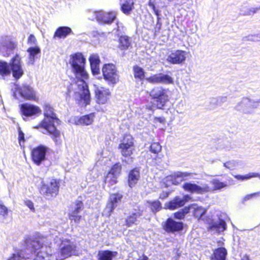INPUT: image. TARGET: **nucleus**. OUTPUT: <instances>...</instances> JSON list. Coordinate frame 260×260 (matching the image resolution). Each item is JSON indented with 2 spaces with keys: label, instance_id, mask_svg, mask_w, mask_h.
I'll return each mask as SVG.
<instances>
[{
  "label": "nucleus",
  "instance_id": "1",
  "mask_svg": "<svg viewBox=\"0 0 260 260\" xmlns=\"http://www.w3.org/2000/svg\"><path fill=\"white\" fill-rule=\"evenodd\" d=\"M70 63L72 71L75 76V82L71 84L72 87L75 90L85 105L90 103V95L85 80L88 75L85 70V58L80 53L71 56Z\"/></svg>",
  "mask_w": 260,
  "mask_h": 260
},
{
  "label": "nucleus",
  "instance_id": "2",
  "mask_svg": "<svg viewBox=\"0 0 260 260\" xmlns=\"http://www.w3.org/2000/svg\"><path fill=\"white\" fill-rule=\"evenodd\" d=\"M26 247L16 250L7 260H49L42 251L37 252L43 245L38 238L29 237L25 241Z\"/></svg>",
  "mask_w": 260,
  "mask_h": 260
},
{
  "label": "nucleus",
  "instance_id": "3",
  "mask_svg": "<svg viewBox=\"0 0 260 260\" xmlns=\"http://www.w3.org/2000/svg\"><path fill=\"white\" fill-rule=\"evenodd\" d=\"M43 109L45 118L36 128H44L46 132L49 133L55 137V141H57L56 138L60 136V133L54 125L55 121H57L58 119L54 112V109L49 104H45Z\"/></svg>",
  "mask_w": 260,
  "mask_h": 260
},
{
  "label": "nucleus",
  "instance_id": "4",
  "mask_svg": "<svg viewBox=\"0 0 260 260\" xmlns=\"http://www.w3.org/2000/svg\"><path fill=\"white\" fill-rule=\"evenodd\" d=\"M168 90L158 87L154 88L150 92L153 99H156V106L159 109H162L167 102L169 101Z\"/></svg>",
  "mask_w": 260,
  "mask_h": 260
},
{
  "label": "nucleus",
  "instance_id": "5",
  "mask_svg": "<svg viewBox=\"0 0 260 260\" xmlns=\"http://www.w3.org/2000/svg\"><path fill=\"white\" fill-rule=\"evenodd\" d=\"M259 105L258 101L248 98H243L239 103L235 106V108L244 114H251L254 110Z\"/></svg>",
  "mask_w": 260,
  "mask_h": 260
},
{
  "label": "nucleus",
  "instance_id": "6",
  "mask_svg": "<svg viewBox=\"0 0 260 260\" xmlns=\"http://www.w3.org/2000/svg\"><path fill=\"white\" fill-rule=\"evenodd\" d=\"M59 183L54 179H52L46 184L44 183L40 190V193L46 199H50L55 197L58 192Z\"/></svg>",
  "mask_w": 260,
  "mask_h": 260
},
{
  "label": "nucleus",
  "instance_id": "7",
  "mask_svg": "<svg viewBox=\"0 0 260 260\" xmlns=\"http://www.w3.org/2000/svg\"><path fill=\"white\" fill-rule=\"evenodd\" d=\"M104 78L109 84H115L119 81V75L113 64H105L102 69Z\"/></svg>",
  "mask_w": 260,
  "mask_h": 260
},
{
  "label": "nucleus",
  "instance_id": "8",
  "mask_svg": "<svg viewBox=\"0 0 260 260\" xmlns=\"http://www.w3.org/2000/svg\"><path fill=\"white\" fill-rule=\"evenodd\" d=\"M121 155L130 157L135 150L134 139L131 135H125L119 145Z\"/></svg>",
  "mask_w": 260,
  "mask_h": 260
},
{
  "label": "nucleus",
  "instance_id": "9",
  "mask_svg": "<svg viewBox=\"0 0 260 260\" xmlns=\"http://www.w3.org/2000/svg\"><path fill=\"white\" fill-rule=\"evenodd\" d=\"M10 69L13 77L16 79H20L24 74L21 57L16 54L10 61Z\"/></svg>",
  "mask_w": 260,
  "mask_h": 260
},
{
  "label": "nucleus",
  "instance_id": "10",
  "mask_svg": "<svg viewBox=\"0 0 260 260\" xmlns=\"http://www.w3.org/2000/svg\"><path fill=\"white\" fill-rule=\"evenodd\" d=\"M16 46L10 37L5 36L0 38V52L3 56H8Z\"/></svg>",
  "mask_w": 260,
  "mask_h": 260
},
{
  "label": "nucleus",
  "instance_id": "11",
  "mask_svg": "<svg viewBox=\"0 0 260 260\" xmlns=\"http://www.w3.org/2000/svg\"><path fill=\"white\" fill-rule=\"evenodd\" d=\"M49 150V148L42 145H40L34 148L31 153L32 160L37 166L40 164L46 159V154Z\"/></svg>",
  "mask_w": 260,
  "mask_h": 260
},
{
  "label": "nucleus",
  "instance_id": "12",
  "mask_svg": "<svg viewBox=\"0 0 260 260\" xmlns=\"http://www.w3.org/2000/svg\"><path fill=\"white\" fill-rule=\"evenodd\" d=\"M76 251V246L74 242L70 240L62 241L60 245V254L58 256L59 259H63L73 254Z\"/></svg>",
  "mask_w": 260,
  "mask_h": 260
},
{
  "label": "nucleus",
  "instance_id": "13",
  "mask_svg": "<svg viewBox=\"0 0 260 260\" xmlns=\"http://www.w3.org/2000/svg\"><path fill=\"white\" fill-rule=\"evenodd\" d=\"M183 188L186 191L197 194H204L211 191V189L207 184L199 186L195 183H185L183 185Z\"/></svg>",
  "mask_w": 260,
  "mask_h": 260
},
{
  "label": "nucleus",
  "instance_id": "14",
  "mask_svg": "<svg viewBox=\"0 0 260 260\" xmlns=\"http://www.w3.org/2000/svg\"><path fill=\"white\" fill-rule=\"evenodd\" d=\"M94 92L96 102L99 104H106L111 94L108 88L100 86H95Z\"/></svg>",
  "mask_w": 260,
  "mask_h": 260
},
{
  "label": "nucleus",
  "instance_id": "15",
  "mask_svg": "<svg viewBox=\"0 0 260 260\" xmlns=\"http://www.w3.org/2000/svg\"><path fill=\"white\" fill-rule=\"evenodd\" d=\"M186 52L182 50H176L170 53L167 60L172 64H180L185 60Z\"/></svg>",
  "mask_w": 260,
  "mask_h": 260
},
{
  "label": "nucleus",
  "instance_id": "16",
  "mask_svg": "<svg viewBox=\"0 0 260 260\" xmlns=\"http://www.w3.org/2000/svg\"><path fill=\"white\" fill-rule=\"evenodd\" d=\"M17 90L21 97L28 100H36V92L33 88L26 84L17 87Z\"/></svg>",
  "mask_w": 260,
  "mask_h": 260
},
{
  "label": "nucleus",
  "instance_id": "17",
  "mask_svg": "<svg viewBox=\"0 0 260 260\" xmlns=\"http://www.w3.org/2000/svg\"><path fill=\"white\" fill-rule=\"evenodd\" d=\"M20 110L22 114L26 117L41 113V110L39 107L27 103L21 105Z\"/></svg>",
  "mask_w": 260,
  "mask_h": 260
},
{
  "label": "nucleus",
  "instance_id": "18",
  "mask_svg": "<svg viewBox=\"0 0 260 260\" xmlns=\"http://www.w3.org/2000/svg\"><path fill=\"white\" fill-rule=\"evenodd\" d=\"M164 229L168 233L179 231L183 229V223L169 218L163 225Z\"/></svg>",
  "mask_w": 260,
  "mask_h": 260
},
{
  "label": "nucleus",
  "instance_id": "19",
  "mask_svg": "<svg viewBox=\"0 0 260 260\" xmlns=\"http://www.w3.org/2000/svg\"><path fill=\"white\" fill-rule=\"evenodd\" d=\"M95 16L96 20L103 23L110 24L116 18V13L112 12L105 13L102 11L95 12Z\"/></svg>",
  "mask_w": 260,
  "mask_h": 260
},
{
  "label": "nucleus",
  "instance_id": "20",
  "mask_svg": "<svg viewBox=\"0 0 260 260\" xmlns=\"http://www.w3.org/2000/svg\"><path fill=\"white\" fill-rule=\"evenodd\" d=\"M190 199V197L188 195H185L182 198L176 197L167 204V207L170 210L176 209L183 206Z\"/></svg>",
  "mask_w": 260,
  "mask_h": 260
},
{
  "label": "nucleus",
  "instance_id": "21",
  "mask_svg": "<svg viewBox=\"0 0 260 260\" xmlns=\"http://www.w3.org/2000/svg\"><path fill=\"white\" fill-rule=\"evenodd\" d=\"M192 173H188L187 172H175L172 176V180L173 184L177 185L181 182L185 180L188 178L189 177L192 175Z\"/></svg>",
  "mask_w": 260,
  "mask_h": 260
},
{
  "label": "nucleus",
  "instance_id": "22",
  "mask_svg": "<svg viewBox=\"0 0 260 260\" xmlns=\"http://www.w3.org/2000/svg\"><path fill=\"white\" fill-rule=\"evenodd\" d=\"M122 197V194L119 193L112 194L110 196L109 203L107 206V209L109 210V212H112L117 206V204L118 202H120Z\"/></svg>",
  "mask_w": 260,
  "mask_h": 260
},
{
  "label": "nucleus",
  "instance_id": "23",
  "mask_svg": "<svg viewBox=\"0 0 260 260\" xmlns=\"http://www.w3.org/2000/svg\"><path fill=\"white\" fill-rule=\"evenodd\" d=\"M73 34L72 29L68 26H60L55 31L53 39H64L70 34Z\"/></svg>",
  "mask_w": 260,
  "mask_h": 260
},
{
  "label": "nucleus",
  "instance_id": "24",
  "mask_svg": "<svg viewBox=\"0 0 260 260\" xmlns=\"http://www.w3.org/2000/svg\"><path fill=\"white\" fill-rule=\"evenodd\" d=\"M11 74L10 62L0 60V79H6Z\"/></svg>",
  "mask_w": 260,
  "mask_h": 260
},
{
  "label": "nucleus",
  "instance_id": "25",
  "mask_svg": "<svg viewBox=\"0 0 260 260\" xmlns=\"http://www.w3.org/2000/svg\"><path fill=\"white\" fill-rule=\"evenodd\" d=\"M117 255L116 251L110 250H100L97 257L98 260H112Z\"/></svg>",
  "mask_w": 260,
  "mask_h": 260
},
{
  "label": "nucleus",
  "instance_id": "26",
  "mask_svg": "<svg viewBox=\"0 0 260 260\" xmlns=\"http://www.w3.org/2000/svg\"><path fill=\"white\" fill-rule=\"evenodd\" d=\"M227 251L225 248L220 247L215 249L211 256V260H225Z\"/></svg>",
  "mask_w": 260,
  "mask_h": 260
},
{
  "label": "nucleus",
  "instance_id": "27",
  "mask_svg": "<svg viewBox=\"0 0 260 260\" xmlns=\"http://www.w3.org/2000/svg\"><path fill=\"white\" fill-rule=\"evenodd\" d=\"M140 178L139 171L137 169L132 170L128 175V184L130 187L135 186Z\"/></svg>",
  "mask_w": 260,
  "mask_h": 260
},
{
  "label": "nucleus",
  "instance_id": "28",
  "mask_svg": "<svg viewBox=\"0 0 260 260\" xmlns=\"http://www.w3.org/2000/svg\"><path fill=\"white\" fill-rule=\"evenodd\" d=\"M189 211L192 210L196 218L200 219L206 213L205 208L198 206L197 205L192 204L189 206Z\"/></svg>",
  "mask_w": 260,
  "mask_h": 260
},
{
  "label": "nucleus",
  "instance_id": "29",
  "mask_svg": "<svg viewBox=\"0 0 260 260\" xmlns=\"http://www.w3.org/2000/svg\"><path fill=\"white\" fill-rule=\"evenodd\" d=\"M93 114L86 115L80 117L78 120L76 121L77 125H88L91 124L93 121Z\"/></svg>",
  "mask_w": 260,
  "mask_h": 260
},
{
  "label": "nucleus",
  "instance_id": "30",
  "mask_svg": "<svg viewBox=\"0 0 260 260\" xmlns=\"http://www.w3.org/2000/svg\"><path fill=\"white\" fill-rule=\"evenodd\" d=\"M121 9L125 14H128L133 9V0H120Z\"/></svg>",
  "mask_w": 260,
  "mask_h": 260
},
{
  "label": "nucleus",
  "instance_id": "31",
  "mask_svg": "<svg viewBox=\"0 0 260 260\" xmlns=\"http://www.w3.org/2000/svg\"><path fill=\"white\" fill-rule=\"evenodd\" d=\"M27 51L29 53V62L33 64L36 58V55L41 53V49L38 46H36L28 48Z\"/></svg>",
  "mask_w": 260,
  "mask_h": 260
},
{
  "label": "nucleus",
  "instance_id": "32",
  "mask_svg": "<svg viewBox=\"0 0 260 260\" xmlns=\"http://www.w3.org/2000/svg\"><path fill=\"white\" fill-rule=\"evenodd\" d=\"M210 183L213 185V188H210L211 189V191L220 190L227 186L225 183L220 182L217 179H214L210 181Z\"/></svg>",
  "mask_w": 260,
  "mask_h": 260
},
{
  "label": "nucleus",
  "instance_id": "33",
  "mask_svg": "<svg viewBox=\"0 0 260 260\" xmlns=\"http://www.w3.org/2000/svg\"><path fill=\"white\" fill-rule=\"evenodd\" d=\"M141 216V213L139 212L133 213L128 216L126 219V225L130 226L133 224H137V218Z\"/></svg>",
  "mask_w": 260,
  "mask_h": 260
},
{
  "label": "nucleus",
  "instance_id": "34",
  "mask_svg": "<svg viewBox=\"0 0 260 260\" xmlns=\"http://www.w3.org/2000/svg\"><path fill=\"white\" fill-rule=\"evenodd\" d=\"M159 84H173L174 80L173 78L171 76L164 74L162 73H159Z\"/></svg>",
  "mask_w": 260,
  "mask_h": 260
},
{
  "label": "nucleus",
  "instance_id": "35",
  "mask_svg": "<svg viewBox=\"0 0 260 260\" xmlns=\"http://www.w3.org/2000/svg\"><path fill=\"white\" fill-rule=\"evenodd\" d=\"M129 39L125 36L121 37L119 39V47L121 50L127 49L130 46Z\"/></svg>",
  "mask_w": 260,
  "mask_h": 260
},
{
  "label": "nucleus",
  "instance_id": "36",
  "mask_svg": "<svg viewBox=\"0 0 260 260\" xmlns=\"http://www.w3.org/2000/svg\"><path fill=\"white\" fill-rule=\"evenodd\" d=\"M211 228L216 230L218 232H221L226 229V223L224 220H220L218 222L214 223Z\"/></svg>",
  "mask_w": 260,
  "mask_h": 260
},
{
  "label": "nucleus",
  "instance_id": "37",
  "mask_svg": "<svg viewBox=\"0 0 260 260\" xmlns=\"http://www.w3.org/2000/svg\"><path fill=\"white\" fill-rule=\"evenodd\" d=\"M116 176L113 175L112 174L108 173L105 179V183L107 184L108 186L112 185L117 182Z\"/></svg>",
  "mask_w": 260,
  "mask_h": 260
},
{
  "label": "nucleus",
  "instance_id": "38",
  "mask_svg": "<svg viewBox=\"0 0 260 260\" xmlns=\"http://www.w3.org/2000/svg\"><path fill=\"white\" fill-rule=\"evenodd\" d=\"M133 70L135 78H138L142 80L144 78L145 74L142 68L138 66H135L134 67Z\"/></svg>",
  "mask_w": 260,
  "mask_h": 260
},
{
  "label": "nucleus",
  "instance_id": "39",
  "mask_svg": "<svg viewBox=\"0 0 260 260\" xmlns=\"http://www.w3.org/2000/svg\"><path fill=\"white\" fill-rule=\"evenodd\" d=\"M189 212V208L185 207L184 208L174 213V216L176 218L181 219H183L185 214Z\"/></svg>",
  "mask_w": 260,
  "mask_h": 260
},
{
  "label": "nucleus",
  "instance_id": "40",
  "mask_svg": "<svg viewBox=\"0 0 260 260\" xmlns=\"http://www.w3.org/2000/svg\"><path fill=\"white\" fill-rule=\"evenodd\" d=\"M223 167L229 170H234L238 166V162L235 160H230L223 164Z\"/></svg>",
  "mask_w": 260,
  "mask_h": 260
},
{
  "label": "nucleus",
  "instance_id": "41",
  "mask_svg": "<svg viewBox=\"0 0 260 260\" xmlns=\"http://www.w3.org/2000/svg\"><path fill=\"white\" fill-rule=\"evenodd\" d=\"M121 170V165L118 164H116L113 166L109 173L118 177V176L120 174Z\"/></svg>",
  "mask_w": 260,
  "mask_h": 260
},
{
  "label": "nucleus",
  "instance_id": "42",
  "mask_svg": "<svg viewBox=\"0 0 260 260\" xmlns=\"http://www.w3.org/2000/svg\"><path fill=\"white\" fill-rule=\"evenodd\" d=\"M245 41H251V42H259L260 41V34H255L249 35L244 38Z\"/></svg>",
  "mask_w": 260,
  "mask_h": 260
},
{
  "label": "nucleus",
  "instance_id": "43",
  "mask_svg": "<svg viewBox=\"0 0 260 260\" xmlns=\"http://www.w3.org/2000/svg\"><path fill=\"white\" fill-rule=\"evenodd\" d=\"M244 10H242V14L244 15H250L255 13L258 10H260V7L257 8H245Z\"/></svg>",
  "mask_w": 260,
  "mask_h": 260
},
{
  "label": "nucleus",
  "instance_id": "44",
  "mask_svg": "<svg viewBox=\"0 0 260 260\" xmlns=\"http://www.w3.org/2000/svg\"><path fill=\"white\" fill-rule=\"evenodd\" d=\"M161 150V146L159 143L154 142L151 144L150 147V150L151 152L154 153H158Z\"/></svg>",
  "mask_w": 260,
  "mask_h": 260
},
{
  "label": "nucleus",
  "instance_id": "45",
  "mask_svg": "<svg viewBox=\"0 0 260 260\" xmlns=\"http://www.w3.org/2000/svg\"><path fill=\"white\" fill-rule=\"evenodd\" d=\"M73 208V210L71 212H76L77 213H80L83 208L82 202L80 201H77Z\"/></svg>",
  "mask_w": 260,
  "mask_h": 260
},
{
  "label": "nucleus",
  "instance_id": "46",
  "mask_svg": "<svg viewBox=\"0 0 260 260\" xmlns=\"http://www.w3.org/2000/svg\"><path fill=\"white\" fill-rule=\"evenodd\" d=\"M8 214V209L0 201V219L5 218Z\"/></svg>",
  "mask_w": 260,
  "mask_h": 260
},
{
  "label": "nucleus",
  "instance_id": "47",
  "mask_svg": "<svg viewBox=\"0 0 260 260\" xmlns=\"http://www.w3.org/2000/svg\"><path fill=\"white\" fill-rule=\"evenodd\" d=\"M150 204L151 209L153 212L159 211L161 208V204L158 201H154Z\"/></svg>",
  "mask_w": 260,
  "mask_h": 260
},
{
  "label": "nucleus",
  "instance_id": "48",
  "mask_svg": "<svg viewBox=\"0 0 260 260\" xmlns=\"http://www.w3.org/2000/svg\"><path fill=\"white\" fill-rule=\"evenodd\" d=\"M146 80L153 84H159V74H154L146 78Z\"/></svg>",
  "mask_w": 260,
  "mask_h": 260
},
{
  "label": "nucleus",
  "instance_id": "49",
  "mask_svg": "<svg viewBox=\"0 0 260 260\" xmlns=\"http://www.w3.org/2000/svg\"><path fill=\"white\" fill-rule=\"evenodd\" d=\"M69 218L71 220H74L75 222L78 223L81 219V216L79 215L76 212H71L70 213Z\"/></svg>",
  "mask_w": 260,
  "mask_h": 260
},
{
  "label": "nucleus",
  "instance_id": "50",
  "mask_svg": "<svg viewBox=\"0 0 260 260\" xmlns=\"http://www.w3.org/2000/svg\"><path fill=\"white\" fill-rule=\"evenodd\" d=\"M89 60L90 64H99L100 62L99 56L96 54H93L91 55L89 58Z\"/></svg>",
  "mask_w": 260,
  "mask_h": 260
},
{
  "label": "nucleus",
  "instance_id": "51",
  "mask_svg": "<svg viewBox=\"0 0 260 260\" xmlns=\"http://www.w3.org/2000/svg\"><path fill=\"white\" fill-rule=\"evenodd\" d=\"M258 173L255 172H250L246 175H243L244 180H248L252 178L256 177L258 176Z\"/></svg>",
  "mask_w": 260,
  "mask_h": 260
},
{
  "label": "nucleus",
  "instance_id": "52",
  "mask_svg": "<svg viewBox=\"0 0 260 260\" xmlns=\"http://www.w3.org/2000/svg\"><path fill=\"white\" fill-rule=\"evenodd\" d=\"M27 42L29 45H34L37 44V41L34 35H30L28 38Z\"/></svg>",
  "mask_w": 260,
  "mask_h": 260
},
{
  "label": "nucleus",
  "instance_id": "53",
  "mask_svg": "<svg viewBox=\"0 0 260 260\" xmlns=\"http://www.w3.org/2000/svg\"><path fill=\"white\" fill-rule=\"evenodd\" d=\"M260 194V192H255L246 195L244 197L243 200L244 202L249 200L253 197H255Z\"/></svg>",
  "mask_w": 260,
  "mask_h": 260
},
{
  "label": "nucleus",
  "instance_id": "54",
  "mask_svg": "<svg viewBox=\"0 0 260 260\" xmlns=\"http://www.w3.org/2000/svg\"><path fill=\"white\" fill-rule=\"evenodd\" d=\"M25 205L28 207L32 211H35V208L32 202L30 200H26L25 201Z\"/></svg>",
  "mask_w": 260,
  "mask_h": 260
},
{
  "label": "nucleus",
  "instance_id": "55",
  "mask_svg": "<svg viewBox=\"0 0 260 260\" xmlns=\"http://www.w3.org/2000/svg\"><path fill=\"white\" fill-rule=\"evenodd\" d=\"M18 140L20 145H21V142H22L23 143L24 141V135L20 128H19Z\"/></svg>",
  "mask_w": 260,
  "mask_h": 260
},
{
  "label": "nucleus",
  "instance_id": "56",
  "mask_svg": "<svg viewBox=\"0 0 260 260\" xmlns=\"http://www.w3.org/2000/svg\"><path fill=\"white\" fill-rule=\"evenodd\" d=\"M154 120L156 122H158L161 123H164L165 122V118L162 117H155Z\"/></svg>",
  "mask_w": 260,
  "mask_h": 260
},
{
  "label": "nucleus",
  "instance_id": "57",
  "mask_svg": "<svg viewBox=\"0 0 260 260\" xmlns=\"http://www.w3.org/2000/svg\"><path fill=\"white\" fill-rule=\"evenodd\" d=\"M152 9H153L155 14L157 16V18L159 17L158 16L159 15L160 11L155 8L154 5H152Z\"/></svg>",
  "mask_w": 260,
  "mask_h": 260
},
{
  "label": "nucleus",
  "instance_id": "58",
  "mask_svg": "<svg viewBox=\"0 0 260 260\" xmlns=\"http://www.w3.org/2000/svg\"><path fill=\"white\" fill-rule=\"evenodd\" d=\"M234 177H235V178L237 179L238 180H242V181L244 180L243 175H234Z\"/></svg>",
  "mask_w": 260,
  "mask_h": 260
},
{
  "label": "nucleus",
  "instance_id": "59",
  "mask_svg": "<svg viewBox=\"0 0 260 260\" xmlns=\"http://www.w3.org/2000/svg\"><path fill=\"white\" fill-rule=\"evenodd\" d=\"M91 71H92V73H93L94 75L98 74H99V71H100L99 68L92 69H91Z\"/></svg>",
  "mask_w": 260,
  "mask_h": 260
},
{
  "label": "nucleus",
  "instance_id": "60",
  "mask_svg": "<svg viewBox=\"0 0 260 260\" xmlns=\"http://www.w3.org/2000/svg\"><path fill=\"white\" fill-rule=\"evenodd\" d=\"M168 195H169L168 193H163L160 194L159 198L162 199H164L166 198L168 196Z\"/></svg>",
  "mask_w": 260,
  "mask_h": 260
},
{
  "label": "nucleus",
  "instance_id": "61",
  "mask_svg": "<svg viewBox=\"0 0 260 260\" xmlns=\"http://www.w3.org/2000/svg\"><path fill=\"white\" fill-rule=\"evenodd\" d=\"M159 17H158L157 18V24H156V28H158V30H159L160 29V27H161V23H159Z\"/></svg>",
  "mask_w": 260,
  "mask_h": 260
},
{
  "label": "nucleus",
  "instance_id": "62",
  "mask_svg": "<svg viewBox=\"0 0 260 260\" xmlns=\"http://www.w3.org/2000/svg\"><path fill=\"white\" fill-rule=\"evenodd\" d=\"M91 69L99 68V64H90Z\"/></svg>",
  "mask_w": 260,
  "mask_h": 260
},
{
  "label": "nucleus",
  "instance_id": "63",
  "mask_svg": "<svg viewBox=\"0 0 260 260\" xmlns=\"http://www.w3.org/2000/svg\"><path fill=\"white\" fill-rule=\"evenodd\" d=\"M138 260H148V257L146 256H143L142 257L139 258Z\"/></svg>",
  "mask_w": 260,
  "mask_h": 260
},
{
  "label": "nucleus",
  "instance_id": "64",
  "mask_svg": "<svg viewBox=\"0 0 260 260\" xmlns=\"http://www.w3.org/2000/svg\"><path fill=\"white\" fill-rule=\"evenodd\" d=\"M220 99L223 101V102H225L226 101V97H221V98H220Z\"/></svg>",
  "mask_w": 260,
  "mask_h": 260
}]
</instances>
